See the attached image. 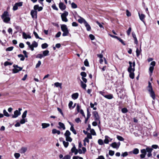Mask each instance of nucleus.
Masks as SVG:
<instances>
[{
  "instance_id": "nucleus-1",
  "label": "nucleus",
  "mask_w": 159,
  "mask_h": 159,
  "mask_svg": "<svg viewBox=\"0 0 159 159\" xmlns=\"http://www.w3.org/2000/svg\"><path fill=\"white\" fill-rule=\"evenodd\" d=\"M129 67L128 71L129 73V76L132 79H133L134 78V71H135V63L134 61L133 62V63L130 61L129 62Z\"/></svg>"
},
{
  "instance_id": "nucleus-2",
  "label": "nucleus",
  "mask_w": 159,
  "mask_h": 159,
  "mask_svg": "<svg viewBox=\"0 0 159 159\" xmlns=\"http://www.w3.org/2000/svg\"><path fill=\"white\" fill-rule=\"evenodd\" d=\"M10 16L7 11H5L1 16V18L4 22L8 23L11 19Z\"/></svg>"
},
{
  "instance_id": "nucleus-3",
  "label": "nucleus",
  "mask_w": 159,
  "mask_h": 159,
  "mask_svg": "<svg viewBox=\"0 0 159 159\" xmlns=\"http://www.w3.org/2000/svg\"><path fill=\"white\" fill-rule=\"evenodd\" d=\"M61 30L63 32L62 34L63 36H65L68 35L69 31L67 26L65 25H61Z\"/></svg>"
},
{
  "instance_id": "nucleus-4",
  "label": "nucleus",
  "mask_w": 159,
  "mask_h": 159,
  "mask_svg": "<svg viewBox=\"0 0 159 159\" xmlns=\"http://www.w3.org/2000/svg\"><path fill=\"white\" fill-rule=\"evenodd\" d=\"M26 43L32 51L34 50V48H36L38 46V43L35 41H34L31 44L29 42H27Z\"/></svg>"
},
{
  "instance_id": "nucleus-5",
  "label": "nucleus",
  "mask_w": 159,
  "mask_h": 159,
  "mask_svg": "<svg viewBox=\"0 0 159 159\" xmlns=\"http://www.w3.org/2000/svg\"><path fill=\"white\" fill-rule=\"evenodd\" d=\"M13 67L14 68L12 69V72L14 73H18L22 69V68L18 66L17 65H14Z\"/></svg>"
},
{
  "instance_id": "nucleus-6",
  "label": "nucleus",
  "mask_w": 159,
  "mask_h": 159,
  "mask_svg": "<svg viewBox=\"0 0 159 159\" xmlns=\"http://www.w3.org/2000/svg\"><path fill=\"white\" fill-rule=\"evenodd\" d=\"M93 116L95 118V120L96 121H98V124H100V117L98 114V112L96 111H94L93 112Z\"/></svg>"
},
{
  "instance_id": "nucleus-7",
  "label": "nucleus",
  "mask_w": 159,
  "mask_h": 159,
  "mask_svg": "<svg viewBox=\"0 0 159 159\" xmlns=\"http://www.w3.org/2000/svg\"><path fill=\"white\" fill-rule=\"evenodd\" d=\"M155 65L156 62L155 61H152L150 63V66L149 68V74L150 76L152 74L154 66H155Z\"/></svg>"
},
{
  "instance_id": "nucleus-8",
  "label": "nucleus",
  "mask_w": 159,
  "mask_h": 159,
  "mask_svg": "<svg viewBox=\"0 0 159 159\" xmlns=\"http://www.w3.org/2000/svg\"><path fill=\"white\" fill-rule=\"evenodd\" d=\"M68 15V12L66 11H65L61 14V18L62 20L63 21L66 22L68 21V19L66 18V16Z\"/></svg>"
},
{
  "instance_id": "nucleus-9",
  "label": "nucleus",
  "mask_w": 159,
  "mask_h": 159,
  "mask_svg": "<svg viewBox=\"0 0 159 159\" xmlns=\"http://www.w3.org/2000/svg\"><path fill=\"white\" fill-rule=\"evenodd\" d=\"M22 110L21 108H19L18 110H16L14 112V115L12 116V118H16L17 117L21 114L20 111Z\"/></svg>"
},
{
  "instance_id": "nucleus-10",
  "label": "nucleus",
  "mask_w": 159,
  "mask_h": 159,
  "mask_svg": "<svg viewBox=\"0 0 159 159\" xmlns=\"http://www.w3.org/2000/svg\"><path fill=\"white\" fill-rule=\"evenodd\" d=\"M148 90L149 92L151 97L153 100H154L156 98L155 95L152 88H148Z\"/></svg>"
},
{
  "instance_id": "nucleus-11",
  "label": "nucleus",
  "mask_w": 159,
  "mask_h": 159,
  "mask_svg": "<svg viewBox=\"0 0 159 159\" xmlns=\"http://www.w3.org/2000/svg\"><path fill=\"white\" fill-rule=\"evenodd\" d=\"M120 144V142H118L117 143L114 142L110 144V146L113 148L117 149L119 148Z\"/></svg>"
},
{
  "instance_id": "nucleus-12",
  "label": "nucleus",
  "mask_w": 159,
  "mask_h": 159,
  "mask_svg": "<svg viewBox=\"0 0 159 159\" xmlns=\"http://www.w3.org/2000/svg\"><path fill=\"white\" fill-rule=\"evenodd\" d=\"M23 4V2H20L16 3L13 7V10L14 11H16L18 9V7H20L22 6Z\"/></svg>"
},
{
  "instance_id": "nucleus-13",
  "label": "nucleus",
  "mask_w": 159,
  "mask_h": 159,
  "mask_svg": "<svg viewBox=\"0 0 159 159\" xmlns=\"http://www.w3.org/2000/svg\"><path fill=\"white\" fill-rule=\"evenodd\" d=\"M37 11L36 10H32L30 12V14L33 18L36 19L37 18Z\"/></svg>"
},
{
  "instance_id": "nucleus-14",
  "label": "nucleus",
  "mask_w": 159,
  "mask_h": 159,
  "mask_svg": "<svg viewBox=\"0 0 159 159\" xmlns=\"http://www.w3.org/2000/svg\"><path fill=\"white\" fill-rule=\"evenodd\" d=\"M71 145L73 146V147L71 149V152L72 153H74L76 155L78 153L77 149L76 148L75 145L74 143H72Z\"/></svg>"
},
{
  "instance_id": "nucleus-15",
  "label": "nucleus",
  "mask_w": 159,
  "mask_h": 159,
  "mask_svg": "<svg viewBox=\"0 0 159 159\" xmlns=\"http://www.w3.org/2000/svg\"><path fill=\"white\" fill-rule=\"evenodd\" d=\"M141 152L142 153L140 155V157L141 158H144L146 154V151L145 149H142L141 150Z\"/></svg>"
},
{
  "instance_id": "nucleus-16",
  "label": "nucleus",
  "mask_w": 159,
  "mask_h": 159,
  "mask_svg": "<svg viewBox=\"0 0 159 159\" xmlns=\"http://www.w3.org/2000/svg\"><path fill=\"white\" fill-rule=\"evenodd\" d=\"M34 10H37L38 11H40L43 10V8L42 7H39L38 5H36L34 6Z\"/></svg>"
},
{
  "instance_id": "nucleus-17",
  "label": "nucleus",
  "mask_w": 159,
  "mask_h": 159,
  "mask_svg": "<svg viewBox=\"0 0 159 159\" xmlns=\"http://www.w3.org/2000/svg\"><path fill=\"white\" fill-rule=\"evenodd\" d=\"M22 36L23 38L25 39H31V38L30 35L27 34L24 32L22 33Z\"/></svg>"
},
{
  "instance_id": "nucleus-18",
  "label": "nucleus",
  "mask_w": 159,
  "mask_h": 159,
  "mask_svg": "<svg viewBox=\"0 0 159 159\" xmlns=\"http://www.w3.org/2000/svg\"><path fill=\"white\" fill-rule=\"evenodd\" d=\"M59 7L62 10H64L66 8V6L62 2H61L59 4Z\"/></svg>"
},
{
  "instance_id": "nucleus-19",
  "label": "nucleus",
  "mask_w": 159,
  "mask_h": 159,
  "mask_svg": "<svg viewBox=\"0 0 159 159\" xmlns=\"http://www.w3.org/2000/svg\"><path fill=\"white\" fill-rule=\"evenodd\" d=\"M138 14L140 20L143 22L144 23V19L145 18V15L143 14H140L139 12L138 13Z\"/></svg>"
},
{
  "instance_id": "nucleus-20",
  "label": "nucleus",
  "mask_w": 159,
  "mask_h": 159,
  "mask_svg": "<svg viewBox=\"0 0 159 159\" xmlns=\"http://www.w3.org/2000/svg\"><path fill=\"white\" fill-rule=\"evenodd\" d=\"M27 148L26 147H22L19 151V152L21 153H25L27 150Z\"/></svg>"
},
{
  "instance_id": "nucleus-21",
  "label": "nucleus",
  "mask_w": 159,
  "mask_h": 159,
  "mask_svg": "<svg viewBox=\"0 0 159 159\" xmlns=\"http://www.w3.org/2000/svg\"><path fill=\"white\" fill-rule=\"evenodd\" d=\"M78 21L80 24L83 23L84 24L85 22H87L84 19L80 16L79 17V19H78Z\"/></svg>"
},
{
  "instance_id": "nucleus-22",
  "label": "nucleus",
  "mask_w": 159,
  "mask_h": 159,
  "mask_svg": "<svg viewBox=\"0 0 159 159\" xmlns=\"http://www.w3.org/2000/svg\"><path fill=\"white\" fill-rule=\"evenodd\" d=\"M78 96H79L78 93H74L73 94L71 95V97L74 100H75L78 98Z\"/></svg>"
},
{
  "instance_id": "nucleus-23",
  "label": "nucleus",
  "mask_w": 159,
  "mask_h": 159,
  "mask_svg": "<svg viewBox=\"0 0 159 159\" xmlns=\"http://www.w3.org/2000/svg\"><path fill=\"white\" fill-rule=\"evenodd\" d=\"M87 30L88 31H90L91 30V28L90 25L86 22H85V23L84 24Z\"/></svg>"
},
{
  "instance_id": "nucleus-24",
  "label": "nucleus",
  "mask_w": 159,
  "mask_h": 159,
  "mask_svg": "<svg viewBox=\"0 0 159 159\" xmlns=\"http://www.w3.org/2000/svg\"><path fill=\"white\" fill-rule=\"evenodd\" d=\"M141 51V45H140V50L139 49L137 48H136V56L137 57H139L140 54V53Z\"/></svg>"
},
{
  "instance_id": "nucleus-25",
  "label": "nucleus",
  "mask_w": 159,
  "mask_h": 159,
  "mask_svg": "<svg viewBox=\"0 0 159 159\" xmlns=\"http://www.w3.org/2000/svg\"><path fill=\"white\" fill-rule=\"evenodd\" d=\"M73 102L72 101H70L68 104V106L70 110H72L74 108V106H72Z\"/></svg>"
},
{
  "instance_id": "nucleus-26",
  "label": "nucleus",
  "mask_w": 159,
  "mask_h": 159,
  "mask_svg": "<svg viewBox=\"0 0 159 159\" xmlns=\"http://www.w3.org/2000/svg\"><path fill=\"white\" fill-rule=\"evenodd\" d=\"M104 97L109 99H111L113 98V95L112 94H109L104 96Z\"/></svg>"
},
{
  "instance_id": "nucleus-27",
  "label": "nucleus",
  "mask_w": 159,
  "mask_h": 159,
  "mask_svg": "<svg viewBox=\"0 0 159 159\" xmlns=\"http://www.w3.org/2000/svg\"><path fill=\"white\" fill-rule=\"evenodd\" d=\"M52 132L53 134H60V131L56 129H53Z\"/></svg>"
},
{
  "instance_id": "nucleus-28",
  "label": "nucleus",
  "mask_w": 159,
  "mask_h": 159,
  "mask_svg": "<svg viewBox=\"0 0 159 159\" xmlns=\"http://www.w3.org/2000/svg\"><path fill=\"white\" fill-rule=\"evenodd\" d=\"M41 125L42 126V128L43 129L46 128L50 126L49 124L43 123Z\"/></svg>"
},
{
  "instance_id": "nucleus-29",
  "label": "nucleus",
  "mask_w": 159,
  "mask_h": 159,
  "mask_svg": "<svg viewBox=\"0 0 159 159\" xmlns=\"http://www.w3.org/2000/svg\"><path fill=\"white\" fill-rule=\"evenodd\" d=\"M80 84L81 87L83 89H85L86 88V84L84 83L81 80H80Z\"/></svg>"
},
{
  "instance_id": "nucleus-30",
  "label": "nucleus",
  "mask_w": 159,
  "mask_h": 159,
  "mask_svg": "<svg viewBox=\"0 0 159 159\" xmlns=\"http://www.w3.org/2000/svg\"><path fill=\"white\" fill-rule=\"evenodd\" d=\"M105 139L104 140V142L105 143L108 144L109 142V139L110 138L107 136H105Z\"/></svg>"
},
{
  "instance_id": "nucleus-31",
  "label": "nucleus",
  "mask_w": 159,
  "mask_h": 159,
  "mask_svg": "<svg viewBox=\"0 0 159 159\" xmlns=\"http://www.w3.org/2000/svg\"><path fill=\"white\" fill-rule=\"evenodd\" d=\"M58 124L60 126V128H62L63 130L65 129V127L63 123L61 122H59Z\"/></svg>"
},
{
  "instance_id": "nucleus-32",
  "label": "nucleus",
  "mask_w": 159,
  "mask_h": 159,
  "mask_svg": "<svg viewBox=\"0 0 159 159\" xmlns=\"http://www.w3.org/2000/svg\"><path fill=\"white\" fill-rule=\"evenodd\" d=\"M49 53V51L48 50L43 51V57L48 56V55Z\"/></svg>"
},
{
  "instance_id": "nucleus-33",
  "label": "nucleus",
  "mask_w": 159,
  "mask_h": 159,
  "mask_svg": "<svg viewBox=\"0 0 159 159\" xmlns=\"http://www.w3.org/2000/svg\"><path fill=\"white\" fill-rule=\"evenodd\" d=\"M27 119L22 118L20 121V124H25V122H27Z\"/></svg>"
},
{
  "instance_id": "nucleus-34",
  "label": "nucleus",
  "mask_w": 159,
  "mask_h": 159,
  "mask_svg": "<svg viewBox=\"0 0 159 159\" xmlns=\"http://www.w3.org/2000/svg\"><path fill=\"white\" fill-rule=\"evenodd\" d=\"M27 112V110H25L24 111L21 116L22 118L25 119V118L26 116Z\"/></svg>"
},
{
  "instance_id": "nucleus-35",
  "label": "nucleus",
  "mask_w": 159,
  "mask_h": 159,
  "mask_svg": "<svg viewBox=\"0 0 159 159\" xmlns=\"http://www.w3.org/2000/svg\"><path fill=\"white\" fill-rule=\"evenodd\" d=\"M145 150H146V151L148 153L152 152L153 149L152 148L148 147L146 148Z\"/></svg>"
},
{
  "instance_id": "nucleus-36",
  "label": "nucleus",
  "mask_w": 159,
  "mask_h": 159,
  "mask_svg": "<svg viewBox=\"0 0 159 159\" xmlns=\"http://www.w3.org/2000/svg\"><path fill=\"white\" fill-rule=\"evenodd\" d=\"M54 85L56 87H59L61 88L62 84L59 82H56L54 83Z\"/></svg>"
},
{
  "instance_id": "nucleus-37",
  "label": "nucleus",
  "mask_w": 159,
  "mask_h": 159,
  "mask_svg": "<svg viewBox=\"0 0 159 159\" xmlns=\"http://www.w3.org/2000/svg\"><path fill=\"white\" fill-rule=\"evenodd\" d=\"M64 135L65 137L70 136V133L69 130H67L66 131V133H65Z\"/></svg>"
},
{
  "instance_id": "nucleus-38",
  "label": "nucleus",
  "mask_w": 159,
  "mask_h": 159,
  "mask_svg": "<svg viewBox=\"0 0 159 159\" xmlns=\"http://www.w3.org/2000/svg\"><path fill=\"white\" fill-rule=\"evenodd\" d=\"M133 153L134 154H137L139 153V150L138 148H135L133 150Z\"/></svg>"
},
{
  "instance_id": "nucleus-39",
  "label": "nucleus",
  "mask_w": 159,
  "mask_h": 159,
  "mask_svg": "<svg viewBox=\"0 0 159 159\" xmlns=\"http://www.w3.org/2000/svg\"><path fill=\"white\" fill-rule=\"evenodd\" d=\"M18 57L20 58V60L23 61L25 60V57L22 54H19L18 55Z\"/></svg>"
},
{
  "instance_id": "nucleus-40",
  "label": "nucleus",
  "mask_w": 159,
  "mask_h": 159,
  "mask_svg": "<svg viewBox=\"0 0 159 159\" xmlns=\"http://www.w3.org/2000/svg\"><path fill=\"white\" fill-rule=\"evenodd\" d=\"M48 46V44L46 43H44L42 44L41 47L42 48L44 49L47 48Z\"/></svg>"
},
{
  "instance_id": "nucleus-41",
  "label": "nucleus",
  "mask_w": 159,
  "mask_h": 159,
  "mask_svg": "<svg viewBox=\"0 0 159 159\" xmlns=\"http://www.w3.org/2000/svg\"><path fill=\"white\" fill-rule=\"evenodd\" d=\"M70 130L73 132V133L75 134H76V130L74 128V126L72 127H70Z\"/></svg>"
},
{
  "instance_id": "nucleus-42",
  "label": "nucleus",
  "mask_w": 159,
  "mask_h": 159,
  "mask_svg": "<svg viewBox=\"0 0 159 159\" xmlns=\"http://www.w3.org/2000/svg\"><path fill=\"white\" fill-rule=\"evenodd\" d=\"M3 113L4 115L7 117H9L10 116L9 114L5 110H4L3 111Z\"/></svg>"
},
{
  "instance_id": "nucleus-43",
  "label": "nucleus",
  "mask_w": 159,
  "mask_h": 159,
  "mask_svg": "<svg viewBox=\"0 0 159 159\" xmlns=\"http://www.w3.org/2000/svg\"><path fill=\"white\" fill-rule=\"evenodd\" d=\"M117 139L120 141H123L124 140V139L121 136L119 135L117 136Z\"/></svg>"
},
{
  "instance_id": "nucleus-44",
  "label": "nucleus",
  "mask_w": 159,
  "mask_h": 159,
  "mask_svg": "<svg viewBox=\"0 0 159 159\" xmlns=\"http://www.w3.org/2000/svg\"><path fill=\"white\" fill-rule=\"evenodd\" d=\"M63 143L65 148H67L69 145V143L68 142H66L65 141H63Z\"/></svg>"
},
{
  "instance_id": "nucleus-45",
  "label": "nucleus",
  "mask_w": 159,
  "mask_h": 159,
  "mask_svg": "<svg viewBox=\"0 0 159 159\" xmlns=\"http://www.w3.org/2000/svg\"><path fill=\"white\" fill-rule=\"evenodd\" d=\"M66 140L67 141L71 142L72 141V139L70 137H66Z\"/></svg>"
},
{
  "instance_id": "nucleus-46",
  "label": "nucleus",
  "mask_w": 159,
  "mask_h": 159,
  "mask_svg": "<svg viewBox=\"0 0 159 159\" xmlns=\"http://www.w3.org/2000/svg\"><path fill=\"white\" fill-rule=\"evenodd\" d=\"M12 64V63L7 61L5 62L4 65L5 66H6L8 65H11Z\"/></svg>"
},
{
  "instance_id": "nucleus-47",
  "label": "nucleus",
  "mask_w": 159,
  "mask_h": 159,
  "mask_svg": "<svg viewBox=\"0 0 159 159\" xmlns=\"http://www.w3.org/2000/svg\"><path fill=\"white\" fill-rule=\"evenodd\" d=\"M131 31V27H130L129 28L128 30L127 31V34L129 36L130 35V32Z\"/></svg>"
},
{
  "instance_id": "nucleus-48",
  "label": "nucleus",
  "mask_w": 159,
  "mask_h": 159,
  "mask_svg": "<svg viewBox=\"0 0 159 159\" xmlns=\"http://www.w3.org/2000/svg\"><path fill=\"white\" fill-rule=\"evenodd\" d=\"M84 65L85 66H89V63L87 59L85 60L84 61Z\"/></svg>"
},
{
  "instance_id": "nucleus-49",
  "label": "nucleus",
  "mask_w": 159,
  "mask_h": 159,
  "mask_svg": "<svg viewBox=\"0 0 159 159\" xmlns=\"http://www.w3.org/2000/svg\"><path fill=\"white\" fill-rule=\"evenodd\" d=\"M34 34L35 36V37L37 38V39H42L40 38H39V36L38 34H37V33L35 32V31H34Z\"/></svg>"
},
{
  "instance_id": "nucleus-50",
  "label": "nucleus",
  "mask_w": 159,
  "mask_h": 159,
  "mask_svg": "<svg viewBox=\"0 0 159 159\" xmlns=\"http://www.w3.org/2000/svg\"><path fill=\"white\" fill-rule=\"evenodd\" d=\"M14 156L16 158H18L20 156V155L19 153H16L14 154Z\"/></svg>"
},
{
  "instance_id": "nucleus-51",
  "label": "nucleus",
  "mask_w": 159,
  "mask_h": 159,
  "mask_svg": "<svg viewBox=\"0 0 159 159\" xmlns=\"http://www.w3.org/2000/svg\"><path fill=\"white\" fill-rule=\"evenodd\" d=\"M43 55L42 54H38L36 56V58H39L40 59H41L42 57H43Z\"/></svg>"
},
{
  "instance_id": "nucleus-52",
  "label": "nucleus",
  "mask_w": 159,
  "mask_h": 159,
  "mask_svg": "<svg viewBox=\"0 0 159 159\" xmlns=\"http://www.w3.org/2000/svg\"><path fill=\"white\" fill-rule=\"evenodd\" d=\"M71 7L73 8H76L77 7V5L74 2H72L71 4Z\"/></svg>"
},
{
  "instance_id": "nucleus-53",
  "label": "nucleus",
  "mask_w": 159,
  "mask_h": 159,
  "mask_svg": "<svg viewBox=\"0 0 159 159\" xmlns=\"http://www.w3.org/2000/svg\"><path fill=\"white\" fill-rule=\"evenodd\" d=\"M80 75L82 76V77H85L86 76V73L84 72H82L80 73Z\"/></svg>"
},
{
  "instance_id": "nucleus-54",
  "label": "nucleus",
  "mask_w": 159,
  "mask_h": 159,
  "mask_svg": "<svg viewBox=\"0 0 159 159\" xmlns=\"http://www.w3.org/2000/svg\"><path fill=\"white\" fill-rule=\"evenodd\" d=\"M98 143L100 145H102L103 144V140L101 139H99L98 140Z\"/></svg>"
},
{
  "instance_id": "nucleus-55",
  "label": "nucleus",
  "mask_w": 159,
  "mask_h": 159,
  "mask_svg": "<svg viewBox=\"0 0 159 159\" xmlns=\"http://www.w3.org/2000/svg\"><path fill=\"white\" fill-rule=\"evenodd\" d=\"M41 64V61H38V63L36 64L35 67L38 68L39 67Z\"/></svg>"
},
{
  "instance_id": "nucleus-56",
  "label": "nucleus",
  "mask_w": 159,
  "mask_h": 159,
  "mask_svg": "<svg viewBox=\"0 0 159 159\" xmlns=\"http://www.w3.org/2000/svg\"><path fill=\"white\" fill-rule=\"evenodd\" d=\"M76 109L77 111V112L78 113L80 111V106L78 104L76 107Z\"/></svg>"
},
{
  "instance_id": "nucleus-57",
  "label": "nucleus",
  "mask_w": 159,
  "mask_h": 159,
  "mask_svg": "<svg viewBox=\"0 0 159 159\" xmlns=\"http://www.w3.org/2000/svg\"><path fill=\"white\" fill-rule=\"evenodd\" d=\"M121 111L123 113H126L127 112L128 110L126 108H124L121 109Z\"/></svg>"
},
{
  "instance_id": "nucleus-58",
  "label": "nucleus",
  "mask_w": 159,
  "mask_h": 159,
  "mask_svg": "<svg viewBox=\"0 0 159 159\" xmlns=\"http://www.w3.org/2000/svg\"><path fill=\"white\" fill-rule=\"evenodd\" d=\"M62 159H70V157L69 155H66Z\"/></svg>"
},
{
  "instance_id": "nucleus-59",
  "label": "nucleus",
  "mask_w": 159,
  "mask_h": 159,
  "mask_svg": "<svg viewBox=\"0 0 159 159\" xmlns=\"http://www.w3.org/2000/svg\"><path fill=\"white\" fill-rule=\"evenodd\" d=\"M109 155L111 156H113L114 154V152L112 150H109Z\"/></svg>"
},
{
  "instance_id": "nucleus-60",
  "label": "nucleus",
  "mask_w": 159,
  "mask_h": 159,
  "mask_svg": "<svg viewBox=\"0 0 159 159\" xmlns=\"http://www.w3.org/2000/svg\"><path fill=\"white\" fill-rule=\"evenodd\" d=\"M90 105L91 106V108H93V110H96L97 109V108L96 107H94V104H93L91 102L90 103Z\"/></svg>"
},
{
  "instance_id": "nucleus-61",
  "label": "nucleus",
  "mask_w": 159,
  "mask_h": 159,
  "mask_svg": "<svg viewBox=\"0 0 159 159\" xmlns=\"http://www.w3.org/2000/svg\"><path fill=\"white\" fill-rule=\"evenodd\" d=\"M118 40H119L123 45H125V44L124 42L120 38H118V39H117Z\"/></svg>"
},
{
  "instance_id": "nucleus-62",
  "label": "nucleus",
  "mask_w": 159,
  "mask_h": 159,
  "mask_svg": "<svg viewBox=\"0 0 159 159\" xmlns=\"http://www.w3.org/2000/svg\"><path fill=\"white\" fill-rule=\"evenodd\" d=\"M75 121L77 123L81 122V121L79 118H76L75 120Z\"/></svg>"
},
{
  "instance_id": "nucleus-63",
  "label": "nucleus",
  "mask_w": 159,
  "mask_h": 159,
  "mask_svg": "<svg viewBox=\"0 0 159 159\" xmlns=\"http://www.w3.org/2000/svg\"><path fill=\"white\" fill-rule=\"evenodd\" d=\"M89 37L90 38V39L92 40H94L95 39L94 36L92 34H90L89 35Z\"/></svg>"
},
{
  "instance_id": "nucleus-64",
  "label": "nucleus",
  "mask_w": 159,
  "mask_h": 159,
  "mask_svg": "<svg viewBox=\"0 0 159 159\" xmlns=\"http://www.w3.org/2000/svg\"><path fill=\"white\" fill-rule=\"evenodd\" d=\"M87 138H88L89 139H92V136L91 134L89 133H88L87 134Z\"/></svg>"
}]
</instances>
